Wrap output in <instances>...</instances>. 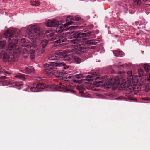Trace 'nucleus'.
<instances>
[{
    "instance_id": "obj_1",
    "label": "nucleus",
    "mask_w": 150,
    "mask_h": 150,
    "mask_svg": "<svg viewBox=\"0 0 150 150\" xmlns=\"http://www.w3.org/2000/svg\"><path fill=\"white\" fill-rule=\"evenodd\" d=\"M6 41L4 40L0 41V57L3 56V61L5 62H12L16 59V56L20 54L21 49L18 46H16L13 52H11L6 48Z\"/></svg>"
},
{
    "instance_id": "obj_2",
    "label": "nucleus",
    "mask_w": 150,
    "mask_h": 150,
    "mask_svg": "<svg viewBox=\"0 0 150 150\" xmlns=\"http://www.w3.org/2000/svg\"><path fill=\"white\" fill-rule=\"evenodd\" d=\"M19 32V30L17 29L11 28L7 29L3 34L5 38H8V49L11 52L14 51L16 46H17L18 40L14 37V35L16 37L18 36V35H16V33L18 34Z\"/></svg>"
},
{
    "instance_id": "obj_3",
    "label": "nucleus",
    "mask_w": 150,
    "mask_h": 150,
    "mask_svg": "<svg viewBox=\"0 0 150 150\" xmlns=\"http://www.w3.org/2000/svg\"><path fill=\"white\" fill-rule=\"evenodd\" d=\"M77 38H74L70 40V42L74 46L75 48L71 49H68L65 50V53L68 54L70 53L71 54H76L78 53V51H81L85 49L83 45V43L80 40H78L79 38H82L86 36V34L85 33H81L77 34Z\"/></svg>"
},
{
    "instance_id": "obj_4",
    "label": "nucleus",
    "mask_w": 150,
    "mask_h": 150,
    "mask_svg": "<svg viewBox=\"0 0 150 150\" xmlns=\"http://www.w3.org/2000/svg\"><path fill=\"white\" fill-rule=\"evenodd\" d=\"M20 45L25 47L23 49L22 51L23 55L24 57H26L29 53H30V57L32 59H33L35 57V48L36 47V44L34 42L32 45L31 43L28 40H26L25 38H22L21 40Z\"/></svg>"
},
{
    "instance_id": "obj_5",
    "label": "nucleus",
    "mask_w": 150,
    "mask_h": 150,
    "mask_svg": "<svg viewBox=\"0 0 150 150\" xmlns=\"http://www.w3.org/2000/svg\"><path fill=\"white\" fill-rule=\"evenodd\" d=\"M108 79L106 76H104L100 79L99 81L96 80L97 83H100V85L104 86V87L106 89H108L112 87L113 89L116 88L119 86L120 83L119 79L118 77H116L112 78L107 81Z\"/></svg>"
},
{
    "instance_id": "obj_6",
    "label": "nucleus",
    "mask_w": 150,
    "mask_h": 150,
    "mask_svg": "<svg viewBox=\"0 0 150 150\" xmlns=\"http://www.w3.org/2000/svg\"><path fill=\"white\" fill-rule=\"evenodd\" d=\"M28 37L32 41L34 42L35 39L41 35L39 27L36 25H30L28 29Z\"/></svg>"
},
{
    "instance_id": "obj_7",
    "label": "nucleus",
    "mask_w": 150,
    "mask_h": 150,
    "mask_svg": "<svg viewBox=\"0 0 150 150\" xmlns=\"http://www.w3.org/2000/svg\"><path fill=\"white\" fill-rule=\"evenodd\" d=\"M120 74V76H121V79L123 81V83L121 84V87L123 89L129 88L131 85V71H127L128 79L125 82H124L125 74L123 72H122Z\"/></svg>"
},
{
    "instance_id": "obj_8",
    "label": "nucleus",
    "mask_w": 150,
    "mask_h": 150,
    "mask_svg": "<svg viewBox=\"0 0 150 150\" xmlns=\"http://www.w3.org/2000/svg\"><path fill=\"white\" fill-rule=\"evenodd\" d=\"M64 64L62 62H52L50 64L45 63L44 64V66L46 68L45 69V72L47 74L50 71L55 69V67L57 66L61 67Z\"/></svg>"
},
{
    "instance_id": "obj_9",
    "label": "nucleus",
    "mask_w": 150,
    "mask_h": 150,
    "mask_svg": "<svg viewBox=\"0 0 150 150\" xmlns=\"http://www.w3.org/2000/svg\"><path fill=\"white\" fill-rule=\"evenodd\" d=\"M64 50L63 52H59L57 53V55H58L59 57H61L63 60L66 61H69L70 60L71 58L69 57L67 54H68L65 53ZM58 57L56 56V55H55L52 56L49 58L50 60H55L58 59Z\"/></svg>"
},
{
    "instance_id": "obj_10",
    "label": "nucleus",
    "mask_w": 150,
    "mask_h": 150,
    "mask_svg": "<svg viewBox=\"0 0 150 150\" xmlns=\"http://www.w3.org/2000/svg\"><path fill=\"white\" fill-rule=\"evenodd\" d=\"M65 35L66 34H63L57 36L54 40L55 43L57 44V45H59L61 43L66 41V37L69 38H72L73 37L71 35Z\"/></svg>"
},
{
    "instance_id": "obj_11",
    "label": "nucleus",
    "mask_w": 150,
    "mask_h": 150,
    "mask_svg": "<svg viewBox=\"0 0 150 150\" xmlns=\"http://www.w3.org/2000/svg\"><path fill=\"white\" fill-rule=\"evenodd\" d=\"M63 87H59L58 85H52L50 86V88H51L52 91H59L60 89L64 90L65 92H68L70 91L69 89L71 87V86L67 84H65L63 85Z\"/></svg>"
},
{
    "instance_id": "obj_12",
    "label": "nucleus",
    "mask_w": 150,
    "mask_h": 150,
    "mask_svg": "<svg viewBox=\"0 0 150 150\" xmlns=\"http://www.w3.org/2000/svg\"><path fill=\"white\" fill-rule=\"evenodd\" d=\"M134 76H133L132 77V82L133 83V84H132V89L135 92H138L141 89V85L138 82V79L137 78H136L135 79H134Z\"/></svg>"
},
{
    "instance_id": "obj_13",
    "label": "nucleus",
    "mask_w": 150,
    "mask_h": 150,
    "mask_svg": "<svg viewBox=\"0 0 150 150\" xmlns=\"http://www.w3.org/2000/svg\"><path fill=\"white\" fill-rule=\"evenodd\" d=\"M59 24V22L56 20H48L45 23V25L48 27L56 26Z\"/></svg>"
},
{
    "instance_id": "obj_14",
    "label": "nucleus",
    "mask_w": 150,
    "mask_h": 150,
    "mask_svg": "<svg viewBox=\"0 0 150 150\" xmlns=\"http://www.w3.org/2000/svg\"><path fill=\"white\" fill-rule=\"evenodd\" d=\"M63 74V72L58 71L56 70H54L51 71H49L47 73V74L49 75L50 76L53 75L56 77L61 76Z\"/></svg>"
},
{
    "instance_id": "obj_15",
    "label": "nucleus",
    "mask_w": 150,
    "mask_h": 150,
    "mask_svg": "<svg viewBox=\"0 0 150 150\" xmlns=\"http://www.w3.org/2000/svg\"><path fill=\"white\" fill-rule=\"evenodd\" d=\"M79 51H78V53H77V54L79 53ZM69 53H70L69 55L72 56V58L76 62V63H77L78 64H79V63H80L81 62V60L80 58H79L78 57L72 55V54H76V53L74 54H71V53H69Z\"/></svg>"
},
{
    "instance_id": "obj_16",
    "label": "nucleus",
    "mask_w": 150,
    "mask_h": 150,
    "mask_svg": "<svg viewBox=\"0 0 150 150\" xmlns=\"http://www.w3.org/2000/svg\"><path fill=\"white\" fill-rule=\"evenodd\" d=\"M96 73H93L91 75H88L86 76V78L88 79H91V80H97L99 78V77L98 76H96Z\"/></svg>"
},
{
    "instance_id": "obj_17",
    "label": "nucleus",
    "mask_w": 150,
    "mask_h": 150,
    "mask_svg": "<svg viewBox=\"0 0 150 150\" xmlns=\"http://www.w3.org/2000/svg\"><path fill=\"white\" fill-rule=\"evenodd\" d=\"M113 53L115 56L120 57H122L124 55V53L122 51H115Z\"/></svg>"
},
{
    "instance_id": "obj_18",
    "label": "nucleus",
    "mask_w": 150,
    "mask_h": 150,
    "mask_svg": "<svg viewBox=\"0 0 150 150\" xmlns=\"http://www.w3.org/2000/svg\"><path fill=\"white\" fill-rule=\"evenodd\" d=\"M63 27V25L62 24H60L58 25L56 29V32L60 33L62 32L64 30L62 29Z\"/></svg>"
},
{
    "instance_id": "obj_19",
    "label": "nucleus",
    "mask_w": 150,
    "mask_h": 150,
    "mask_svg": "<svg viewBox=\"0 0 150 150\" xmlns=\"http://www.w3.org/2000/svg\"><path fill=\"white\" fill-rule=\"evenodd\" d=\"M36 87L37 89L39 90V89L46 88L48 87L46 85L44 84L40 83L37 85Z\"/></svg>"
},
{
    "instance_id": "obj_20",
    "label": "nucleus",
    "mask_w": 150,
    "mask_h": 150,
    "mask_svg": "<svg viewBox=\"0 0 150 150\" xmlns=\"http://www.w3.org/2000/svg\"><path fill=\"white\" fill-rule=\"evenodd\" d=\"M54 33V30H47L46 33L47 36L48 37H50L52 36Z\"/></svg>"
},
{
    "instance_id": "obj_21",
    "label": "nucleus",
    "mask_w": 150,
    "mask_h": 150,
    "mask_svg": "<svg viewBox=\"0 0 150 150\" xmlns=\"http://www.w3.org/2000/svg\"><path fill=\"white\" fill-rule=\"evenodd\" d=\"M31 4L32 6H38L40 5V3L39 1H38L33 0V1H31Z\"/></svg>"
},
{
    "instance_id": "obj_22",
    "label": "nucleus",
    "mask_w": 150,
    "mask_h": 150,
    "mask_svg": "<svg viewBox=\"0 0 150 150\" xmlns=\"http://www.w3.org/2000/svg\"><path fill=\"white\" fill-rule=\"evenodd\" d=\"M26 69L28 73H33L34 72L33 67H27Z\"/></svg>"
},
{
    "instance_id": "obj_23",
    "label": "nucleus",
    "mask_w": 150,
    "mask_h": 150,
    "mask_svg": "<svg viewBox=\"0 0 150 150\" xmlns=\"http://www.w3.org/2000/svg\"><path fill=\"white\" fill-rule=\"evenodd\" d=\"M24 75H22L19 74L18 75H15V78L24 80H25V78L24 77Z\"/></svg>"
},
{
    "instance_id": "obj_24",
    "label": "nucleus",
    "mask_w": 150,
    "mask_h": 150,
    "mask_svg": "<svg viewBox=\"0 0 150 150\" xmlns=\"http://www.w3.org/2000/svg\"><path fill=\"white\" fill-rule=\"evenodd\" d=\"M47 40H44L41 41V45L42 47L44 48L47 45Z\"/></svg>"
},
{
    "instance_id": "obj_25",
    "label": "nucleus",
    "mask_w": 150,
    "mask_h": 150,
    "mask_svg": "<svg viewBox=\"0 0 150 150\" xmlns=\"http://www.w3.org/2000/svg\"><path fill=\"white\" fill-rule=\"evenodd\" d=\"M86 44L89 45H95V42L93 40H88L85 42Z\"/></svg>"
},
{
    "instance_id": "obj_26",
    "label": "nucleus",
    "mask_w": 150,
    "mask_h": 150,
    "mask_svg": "<svg viewBox=\"0 0 150 150\" xmlns=\"http://www.w3.org/2000/svg\"><path fill=\"white\" fill-rule=\"evenodd\" d=\"M6 75V74H5L3 71H0V78L4 79L6 77L5 76H3L4 75Z\"/></svg>"
},
{
    "instance_id": "obj_27",
    "label": "nucleus",
    "mask_w": 150,
    "mask_h": 150,
    "mask_svg": "<svg viewBox=\"0 0 150 150\" xmlns=\"http://www.w3.org/2000/svg\"><path fill=\"white\" fill-rule=\"evenodd\" d=\"M139 76V77H142L143 74V70L141 69H139L138 71Z\"/></svg>"
},
{
    "instance_id": "obj_28",
    "label": "nucleus",
    "mask_w": 150,
    "mask_h": 150,
    "mask_svg": "<svg viewBox=\"0 0 150 150\" xmlns=\"http://www.w3.org/2000/svg\"><path fill=\"white\" fill-rule=\"evenodd\" d=\"M30 90L32 92H37L40 91V90H38L36 88V87L35 88L34 87H31L30 88Z\"/></svg>"
},
{
    "instance_id": "obj_29",
    "label": "nucleus",
    "mask_w": 150,
    "mask_h": 150,
    "mask_svg": "<svg viewBox=\"0 0 150 150\" xmlns=\"http://www.w3.org/2000/svg\"><path fill=\"white\" fill-rule=\"evenodd\" d=\"M144 68L146 71L147 72H148L149 69V66L146 64H145L144 66Z\"/></svg>"
},
{
    "instance_id": "obj_30",
    "label": "nucleus",
    "mask_w": 150,
    "mask_h": 150,
    "mask_svg": "<svg viewBox=\"0 0 150 150\" xmlns=\"http://www.w3.org/2000/svg\"><path fill=\"white\" fill-rule=\"evenodd\" d=\"M126 96L129 99H131V94L130 93H126Z\"/></svg>"
},
{
    "instance_id": "obj_31",
    "label": "nucleus",
    "mask_w": 150,
    "mask_h": 150,
    "mask_svg": "<svg viewBox=\"0 0 150 150\" xmlns=\"http://www.w3.org/2000/svg\"><path fill=\"white\" fill-rule=\"evenodd\" d=\"M150 89V84L147 85L145 88V90L146 92H148Z\"/></svg>"
},
{
    "instance_id": "obj_32",
    "label": "nucleus",
    "mask_w": 150,
    "mask_h": 150,
    "mask_svg": "<svg viewBox=\"0 0 150 150\" xmlns=\"http://www.w3.org/2000/svg\"><path fill=\"white\" fill-rule=\"evenodd\" d=\"M73 23V21H71L70 22H68L64 24V26H66L68 25H69L71 24H72V23Z\"/></svg>"
},
{
    "instance_id": "obj_33",
    "label": "nucleus",
    "mask_w": 150,
    "mask_h": 150,
    "mask_svg": "<svg viewBox=\"0 0 150 150\" xmlns=\"http://www.w3.org/2000/svg\"><path fill=\"white\" fill-rule=\"evenodd\" d=\"M9 82L6 81H3L2 83V85L3 86H6L8 85Z\"/></svg>"
},
{
    "instance_id": "obj_34",
    "label": "nucleus",
    "mask_w": 150,
    "mask_h": 150,
    "mask_svg": "<svg viewBox=\"0 0 150 150\" xmlns=\"http://www.w3.org/2000/svg\"><path fill=\"white\" fill-rule=\"evenodd\" d=\"M74 19V18L71 16H69L68 17L67 19V21H69V20H73Z\"/></svg>"
},
{
    "instance_id": "obj_35",
    "label": "nucleus",
    "mask_w": 150,
    "mask_h": 150,
    "mask_svg": "<svg viewBox=\"0 0 150 150\" xmlns=\"http://www.w3.org/2000/svg\"><path fill=\"white\" fill-rule=\"evenodd\" d=\"M81 18L78 16H76L75 18V21H77L81 19Z\"/></svg>"
},
{
    "instance_id": "obj_36",
    "label": "nucleus",
    "mask_w": 150,
    "mask_h": 150,
    "mask_svg": "<svg viewBox=\"0 0 150 150\" xmlns=\"http://www.w3.org/2000/svg\"><path fill=\"white\" fill-rule=\"evenodd\" d=\"M64 78H65L66 79L67 78H70L71 77V76H70V75L69 74L67 75L66 76H64Z\"/></svg>"
},
{
    "instance_id": "obj_37",
    "label": "nucleus",
    "mask_w": 150,
    "mask_h": 150,
    "mask_svg": "<svg viewBox=\"0 0 150 150\" xmlns=\"http://www.w3.org/2000/svg\"><path fill=\"white\" fill-rule=\"evenodd\" d=\"M63 63L64 64V65H63V66H64V69H68L69 68V66H65V64L64 63ZM63 65H62V66Z\"/></svg>"
},
{
    "instance_id": "obj_38",
    "label": "nucleus",
    "mask_w": 150,
    "mask_h": 150,
    "mask_svg": "<svg viewBox=\"0 0 150 150\" xmlns=\"http://www.w3.org/2000/svg\"><path fill=\"white\" fill-rule=\"evenodd\" d=\"M75 76L77 78H80L82 76V75H76Z\"/></svg>"
},
{
    "instance_id": "obj_39",
    "label": "nucleus",
    "mask_w": 150,
    "mask_h": 150,
    "mask_svg": "<svg viewBox=\"0 0 150 150\" xmlns=\"http://www.w3.org/2000/svg\"><path fill=\"white\" fill-rule=\"evenodd\" d=\"M137 101V100L136 99L132 97V101Z\"/></svg>"
},
{
    "instance_id": "obj_40",
    "label": "nucleus",
    "mask_w": 150,
    "mask_h": 150,
    "mask_svg": "<svg viewBox=\"0 0 150 150\" xmlns=\"http://www.w3.org/2000/svg\"><path fill=\"white\" fill-rule=\"evenodd\" d=\"M5 74H11V72H8V71H6V72H5Z\"/></svg>"
},
{
    "instance_id": "obj_41",
    "label": "nucleus",
    "mask_w": 150,
    "mask_h": 150,
    "mask_svg": "<svg viewBox=\"0 0 150 150\" xmlns=\"http://www.w3.org/2000/svg\"><path fill=\"white\" fill-rule=\"evenodd\" d=\"M147 80L148 81H149L150 80V76L148 75L147 78Z\"/></svg>"
},
{
    "instance_id": "obj_42",
    "label": "nucleus",
    "mask_w": 150,
    "mask_h": 150,
    "mask_svg": "<svg viewBox=\"0 0 150 150\" xmlns=\"http://www.w3.org/2000/svg\"><path fill=\"white\" fill-rule=\"evenodd\" d=\"M64 84H65V83H59V84L60 85H62V86L61 87H63V85Z\"/></svg>"
},
{
    "instance_id": "obj_43",
    "label": "nucleus",
    "mask_w": 150,
    "mask_h": 150,
    "mask_svg": "<svg viewBox=\"0 0 150 150\" xmlns=\"http://www.w3.org/2000/svg\"><path fill=\"white\" fill-rule=\"evenodd\" d=\"M123 98V97H120L119 98V99H122Z\"/></svg>"
},
{
    "instance_id": "obj_44",
    "label": "nucleus",
    "mask_w": 150,
    "mask_h": 150,
    "mask_svg": "<svg viewBox=\"0 0 150 150\" xmlns=\"http://www.w3.org/2000/svg\"><path fill=\"white\" fill-rule=\"evenodd\" d=\"M121 64H121V63H119V64H119V65H121Z\"/></svg>"
},
{
    "instance_id": "obj_45",
    "label": "nucleus",
    "mask_w": 150,
    "mask_h": 150,
    "mask_svg": "<svg viewBox=\"0 0 150 150\" xmlns=\"http://www.w3.org/2000/svg\"><path fill=\"white\" fill-rule=\"evenodd\" d=\"M79 92L80 93H83V92L81 91H80Z\"/></svg>"
},
{
    "instance_id": "obj_46",
    "label": "nucleus",
    "mask_w": 150,
    "mask_h": 150,
    "mask_svg": "<svg viewBox=\"0 0 150 150\" xmlns=\"http://www.w3.org/2000/svg\"><path fill=\"white\" fill-rule=\"evenodd\" d=\"M147 0H143V1H146Z\"/></svg>"
},
{
    "instance_id": "obj_47",
    "label": "nucleus",
    "mask_w": 150,
    "mask_h": 150,
    "mask_svg": "<svg viewBox=\"0 0 150 150\" xmlns=\"http://www.w3.org/2000/svg\"><path fill=\"white\" fill-rule=\"evenodd\" d=\"M42 51H43V52L44 51V49H42Z\"/></svg>"
},
{
    "instance_id": "obj_48",
    "label": "nucleus",
    "mask_w": 150,
    "mask_h": 150,
    "mask_svg": "<svg viewBox=\"0 0 150 150\" xmlns=\"http://www.w3.org/2000/svg\"><path fill=\"white\" fill-rule=\"evenodd\" d=\"M55 45V44H54V46H57V45Z\"/></svg>"
},
{
    "instance_id": "obj_49",
    "label": "nucleus",
    "mask_w": 150,
    "mask_h": 150,
    "mask_svg": "<svg viewBox=\"0 0 150 150\" xmlns=\"http://www.w3.org/2000/svg\"><path fill=\"white\" fill-rule=\"evenodd\" d=\"M149 76H150V74H149Z\"/></svg>"
}]
</instances>
